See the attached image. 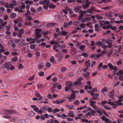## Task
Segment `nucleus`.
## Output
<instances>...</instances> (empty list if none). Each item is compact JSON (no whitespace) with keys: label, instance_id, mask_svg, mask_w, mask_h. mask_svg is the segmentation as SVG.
Here are the masks:
<instances>
[{"label":"nucleus","instance_id":"obj_1","mask_svg":"<svg viewBox=\"0 0 123 123\" xmlns=\"http://www.w3.org/2000/svg\"><path fill=\"white\" fill-rule=\"evenodd\" d=\"M72 91V94L68 98L69 101L70 102H71L72 100L75 99L76 96L75 92L73 90Z\"/></svg>","mask_w":123,"mask_h":123},{"label":"nucleus","instance_id":"obj_2","mask_svg":"<svg viewBox=\"0 0 123 123\" xmlns=\"http://www.w3.org/2000/svg\"><path fill=\"white\" fill-rule=\"evenodd\" d=\"M2 66L4 68L8 69L10 66H11V62L4 63L3 64Z\"/></svg>","mask_w":123,"mask_h":123},{"label":"nucleus","instance_id":"obj_3","mask_svg":"<svg viewBox=\"0 0 123 123\" xmlns=\"http://www.w3.org/2000/svg\"><path fill=\"white\" fill-rule=\"evenodd\" d=\"M73 83H69V82L67 81L66 83V85L67 86V87L70 89H71L73 87Z\"/></svg>","mask_w":123,"mask_h":123},{"label":"nucleus","instance_id":"obj_4","mask_svg":"<svg viewBox=\"0 0 123 123\" xmlns=\"http://www.w3.org/2000/svg\"><path fill=\"white\" fill-rule=\"evenodd\" d=\"M81 8V7L80 6H78L74 7V9L75 12L77 13L79 12Z\"/></svg>","mask_w":123,"mask_h":123},{"label":"nucleus","instance_id":"obj_5","mask_svg":"<svg viewBox=\"0 0 123 123\" xmlns=\"http://www.w3.org/2000/svg\"><path fill=\"white\" fill-rule=\"evenodd\" d=\"M90 61L88 60L86 61L85 62V65L86 66V67L87 68H89L90 66L91 63L90 62Z\"/></svg>","mask_w":123,"mask_h":123},{"label":"nucleus","instance_id":"obj_6","mask_svg":"<svg viewBox=\"0 0 123 123\" xmlns=\"http://www.w3.org/2000/svg\"><path fill=\"white\" fill-rule=\"evenodd\" d=\"M83 75L84 76L85 78H87V79L89 77L90 74L89 72H87L86 73H83Z\"/></svg>","mask_w":123,"mask_h":123},{"label":"nucleus","instance_id":"obj_7","mask_svg":"<svg viewBox=\"0 0 123 123\" xmlns=\"http://www.w3.org/2000/svg\"><path fill=\"white\" fill-rule=\"evenodd\" d=\"M25 2L26 4H29V5H30L33 3V1L31 0H25Z\"/></svg>","mask_w":123,"mask_h":123},{"label":"nucleus","instance_id":"obj_8","mask_svg":"<svg viewBox=\"0 0 123 123\" xmlns=\"http://www.w3.org/2000/svg\"><path fill=\"white\" fill-rule=\"evenodd\" d=\"M6 114L11 115L13 114L14 112L13 111L8 110H6L5 111Z\"/></svg>","mask_w":123,"mask_h":123},{"label":"nucleus","instance_id":"obj_9","mask_svg":"<svg viewBox=\"0 0 123 123\" xmlns=\"http://www.w3.org/2000/svg\"><path fill=\"white\" fill-rule=\"evenodd\" d=\"M77 52L76 49L74 48H73L71 51V54L72 55H73L75 54Z\"/></svg>","mask_w":123,"mask_h":123},{"label":"nucleus","instance_id":"obj_10","mask_svg":"<svg viewBox=\"0 0 123 123\" xmlns=\"http://www.w3.org/2000/svg\"><path fill=\"white\" fill-rule=\"evenodd\" d=\"M102 120L103 121H104L106 123H108L109 122V120L107 118H105V117L104 115L101 118Z\"/></svg>","mask_w":123,"mask_h":123},{"label":"nucleus","instance_id":"obj_11","mask_svg":"<svg viewBox=\"0 0 123 123\" xmlns=\"http://www.w3.org/2000/svg\"><path fill=\"white\" fill-rule=\"evenodd\" d=\"M74 114V113L73 111H69L68 113V116H70L71 117H74V116L73 115Z\"/></svg>","mask_w":123,"mask_h":123},{"label":"nucleus","instance_id":"obj_12","mask_svg":"<svg viewBox=\"0 0 123 123\" xmlns=\"http://www.w3.org/2000/svg\"><path fill=\"white\" fill-rule=\"evenodd\" d=\"M105 43L107 44H112V40H111L108 39L106 40L105 41Z\"/></svg>","mask_w":123,"mask_h":123},{"label":"nucleus","instance_id":"obj_13","mask_svg":"<svg viewBox=\"0 0 123 123\" xmlns=\"http://www.w3.org/2000/svg\"><path fill=\"white\" fill-rule=\"evenodd\" d=\"M27 43L26 42H25L24 43H19L18 46L19 47H21L24 46H26L27 45Z\"/></svg>","mask_w":123,"mask_h":123},{"label":"nucleus","instance_id":"obj_14","mask_svg":"<svg viewBox=\"0 0 123 123\" xmlns=\"http://www.w3.org/2000/svg\"><path fill=\"white\" fill-rule=\"evenodd\" d=\"M88 55V53H82L81 55H80V56H83L85 57H87Z\"/></svg>","mask_w":123,"mask_h":123},{"label":"nucleus","instance_id":"obj_15","mask_svg":"<svg viewBox=\"0 0 123 123\" xmlns=\"http://www.w3.org/2000/svg\"><path fill=\"white\" fill-rule=\"evenodd\" d=\"M81 84V82L78 80V81L75 82L74 84L75 85H76L77 84L78 85H80Z\"/></svg>","mask_w":123,"mask_h":123},{"label":"nucleus","instance_id":"obj_16","mask_svg":"<svg viewBox=\"0 0 123 123\" xmlns=\"http://www.w3.org/2000/svg\"><path fill=\"white\" fill-rule=\"evenodd\" d=\"M89 102L90 103V105L92 106H93L94 105V104L96 103V101L92 100H90L89 101Z\"/></svg>","mask_w":123,"mask_h":123},{"label":"nucleus","instance_id":"obj_17","mask_svg":"<svg viewBox=\"0 0 123 123\" xmlns=\"http://www.w3.org/2000/svg\"><path fill=\"white\" fill-rule=\"evenodd\" d=\"M36 47V45L31 44L30 46V48L31 49H35Z\"/></svg>","mask_w":123,"mask_h":123},{"label":"nucleus","instance_id":"obj_18","mask_svg":"<svg viewBox=\"0 0 123 123\" xmlns=\"http://www.w3.org/2000/svg\"><path fill=\"white\" fill-rule=\"evenodd\" d=\"M16 14L14 13H12L10 15V17L11 18H14L16 17Z\"/></svg>","mask_w":123,"mask_h":123},{"label":"nucleus","instance_id":"obj_19","mask_svg":"<svg viewBox=\"0 0 123 123\" xmlns=\"http://www.w3.org/2000/svg\"><path fill=\"white\" fill-rule=\"evenodd\" d=\"M86 46L85 45H81L79 47V49L83 51L84 50Z\"/></svg>","mask_w":123,"mask_h":123},{"label":"nucleus","instance_id":"obj_20","mask_svg":"<svg viewBox=\"0 0 123 123\" xmlns=\"http://www.w3.org/2000/svg\"><path fill=\"white\" fill-rule=\"evenodd\" d=\"M99 25L98 24H95L94 25V27L95 29V31H97L98 32V30L97 29L98 28Z\"/></svg>","mask_w":123,"mask_h":123},{"label":"nucleus","instance_id":"obj_21","mask_svg":"<svg viewBox=\"0 0 123 123\" xmlns=\"http://www.w3.org/2000/svg\"><path fill=\"white\" fill-rule=\"evenodd\" d=\"M108 91V88L106 87H105V88L102 89V91L101 92L102 93H104L105 92H107Z\"/></svg>","mask_w":123,"mask_h":123},{"label":"nucleus","instance_id":"obj_22","mask_svg":"<svg viewBox=\"0 0 123 123\" xmlns=\"http://www.w3.org/2000/svg\"><path fill=\"white\" fill-rule=\"evenodd\" d=\"M36 36L37 38L41 37V36L40 32H35Z\"/></svg>","mask_w":123,"mask_h":123},{"label":"nucleus","instance_id":"obj_23","mask_svg":"<svg viewBox=\"0 0 123 123\" xmlns=\"http://www.w3.org/2000/svg\"><path fill=\"white\" fill-rule=\"evenodd\" d=\"M62 33H61V34L63 36H66L68 34V32L65 31H62Z\"/></svg>","mask_w":123,"mask_h":123},{"label":"nucleus","instance_id":"obj_24","mask_svg":"<svg viewBox=\"0 0 123 123\" xmlns=\"http://www.w3.org/2000/svg\"><path fill=\"white\" fill-rule=\"evenodd\" d=\"M18 59V58L17 57L15 56L12 58V60L13 62H15L17 61Z\"/></svg>","mask_w":123,"mask_h":123},{"label":"nucleus","instance_id":"obj_25","mask_svg":"<svg viewBox=\"0 0 123 123\" xmlns=\"http://www.w3.org/2000/svg\"><path fill=\"white\" fill-rule=\"evenodd\" d=\"M45 1L44 2V3L45 5H47L49 6V4L50 3V1L49 0H44Z\"/></svg>","mask_w":123,"mask_h":123},{"label":"nucleus","instance_id":"obj_26","mask_svg":"<svg viewBox=\"0 0 123 123\" xmlns=\"http://www.w3.org/2000/svg\"><path fill=\"white\" fill-rule=\"evenodd\" d=\"M84 11L82 10H81L79 12V13L80 14V15L83 16L85 14V13H84Z\"/></svg>","mask_w":123,"mask_h":123},{"label":"nucleus","instance_id":"obj_27","mask_svg":"<svg viewBox=\"0 0 123 123\" xmlns=\"http://www.w3.org/2000/svg\"><path fill=\"white\" fill-rule=\"evenodd\" d=\"M55 24L54 23L48 24L47 25L49 27L53 26L55 25Z\"/></svg>","mask_w":123,"mask_h":123},{"label":"nucleus","instance_id":"obj_28","mask_svg":"<svg viewBox=\"0 0 123 123\" xmlns=\"http://www.w3.org/2000/svg\"><path fill=\"white\" fill-rule=\"evenodd\" d=\"M15 67L12 65L11 64V66H10L8 69H10L11 70H13L14 69Z\"/></svg>","mask_w":123,"mask_h":123},{"label":"nucleus","instance_id":"obj_29","mask_svg":"<svg viewBox=\"0 0 123 123\" xmlns=\"http://www.w3.org/2000/svg\"><path fill=\"white\" fill-rule=\"evenodd\" d=\"M110 93L111 96H113L114 95V90L113 89L110 91Z\"/></svg>","mask_w":123,"mask_h":123},{"label":"nucleus","instance_id":"obj_30","mask_svg":"<svg viewBox=\"0 0 123 123\" xmlns=\"http://www.w3.org/2000/svg\"><path fill=\"white\" fill-rule=\"evenodd\" d=\"M60 111V110L58 108H56L53 110V112L55 113L56 112H59Z\"/></svg>","mask_w":123,"mask_h":123},{"label":"nucleus","instance_id":"obj_31","mask_svg":"<svg viewBox=\"0 0 123 123\" xmlns=\"http://www.w3.org/2000/svg\"><path fill=\"white\" fill-rule=\"evenodd\" d=\"M80 103V102L79 100H76L74 103V104L76 105H78Z\"/></svg>","mask_w":123,"mask_h":123},{"label":"nucleus","instance_id":"obj_32","mask_svg":"<svg viewBox=\"0 0 123 123\" xmlns=\"http://www.w3.org/2000/svg\"><path fill=\"white\" fill-rule=\"evenodd\" d=\"M35 30L36 31L35 32H42V30L40 29L36 28L35 29Z\"/></svg>","mask_w":123,"mask_h":123},{"label":"nucleus","instance_id":"obj_33","mask_svg":"<svg viewBox=\"0 0 123 123\" xmlns=\"http://www.w3.org/2000/svg\"><path fill=\"white\" fill-rule=\"evenodd\" d=\"M50 61L51 62H55L54 57L52 56L51 57Z\"/></svg>","mask_w":123,"mask_h":123},{"label":"nucleus","instance_id":"obj_34","mask_svg":"<svg viewBox=\"0 0 123 123\" xmlns=\"http://www.w3.org/2000/svg\"><path fill=\"white\" fill-rule=\"evenodd\" d=\"M25 25H28L29 26L31 25H31V22H26L25 23Z\"/></svg>","mask_w":123,"mask_h":123},{"label":"nucleus","instance_id":"obj_35","mask_svg":"<svg viewBox=\"0 0 123 123\" xmlns=\"http://www.w3.org/2000/svg\"><path fill=\"white\" fill-rule=\"evenodd\" d=\"M64 101V100H61L60 101L57 100L56 101L57 104H59L63 103Z\"/></svg>","mask_w":123,"mask_h":123},{"label":"nucleus","instance_id":"obj_36","mask_svg":"<svg viewBox=\"0 0 123 123\" xmlns=\"http://www.w3.org/2000/svg\"><path fill=\"white\" fill-rule=\"evenodd\" d=\"M111 7L110 6H107L102 8V9L104 10H109L110 9Z\"/></svg>","mask_w":123,"mask_h":123},{"label":"nucleus","instance_id":"obj_37","mask_svg":"<svg viewBox=\"0 0 123 123\" xmlns=\"http://www.w3.org/2000/svg\"><path fill=\"white\" fill-rule=\"evenodd\" d=\"M43 9L42 7L41 6H40L37 9V11L38 12L42 11L43 10Z\"/></svg>","mask_w":123,"mask_h":123},{"label":"nucleus","instance_id":"obj_38","mask_svg":"<svg viewBox=\"0 0 123 123\" xmlns=\"http://www.w3.org/2000/svg\"><path fill=\"white\" fill-rule=\"evenodd\" d=\"M21 4L22 5L21 7V8L23 9H24L25 8V4L23 2H22L21 3Z\"/></svg>","mask_w":123,"mask_h":123},{"label":"nucleus","instance_id":"obj_39","mask_svg":"<svg viewBox=\"0 0 123 123\" xmlns=\"http://www.w3.org/2000/svg\"><path fill=\"white\" fill-rule=\"evenodd\" d=\"M30 10L31 11L34 13H35L36 11V10L33 7H31Z\"/></svg>","mask_w":123,"mask_h":123},{"label":"nucleus","instance_id":"obj_40","mask_svg":"<svg viewBox=\"0 0 123 123\" xmlns=\"http://www.w3.org/2000/svg\"><path fill=\"white\" fill-rule=\"evenodd\" d=\"M42 109V108H41L39 110H38L37 113L40 114H42L43 112V111Z\"/></svg>","mask_w":123,"mask_h":123},{"label":"nucleus","instance_id":"obj_41","mask_svg":"<svg viewBox=\"0 0 123 123\" xmlns=\"http://www.w3.org/2000/svg\"><path fill=\"white\" fill-rule=\"evenodd\" d=\"M36 42L37 43H39L41 41V39L40 38L37 39L36 38Z\"/></svg>","mask_w":123,"mask_h":123},{"label":"nucleus","instance_id":"obj_42","mask_svg":"<svg viewBox=\"0 0 123 123\" xmlns=\"http://www.w3.org/2000/svg\"><path fill=\"white\" fill-rule=\"evenodd\" d=\"M101 47L102 49H105L107 48V45L105 44H103L102 45Z\"/></svg>","mask_w":123,"mask_h":123},{"label":"nucleus","instance_id":"obj_43","mask_svg":"<svg viewBox=\"0 0 123 123\" xmlns=\"http://www.w3.org/2000/svg\"><path fill=\"white\" fill-rule=\"evenodd\" d=\"M49 6L47 5H44L43 6V8L47 10L48 9V6Z\"/></svg>","mask_w":123,"mask_h":123},{"label":"nucleus","instance_id":"obj_44","mask_svg":"<svg viewBox=\"0 0 123 123\" xmlns=\"http://www.w3.org/2000/svg\"><path fill=\"white\" fill-rule=\"evenodd\" d=\"M89 5L88 3H86L84 6V8H87L89 7Z\"/></svg>","mask_w":123,"mask_h":123},{"label":"nucleus","instance_id":"obj_45","mask_svg":"<svg viewBox=\"0 0 123 123\" xmlns=\"http://www.w3.org/2000/svg\"><path fill=\"white\" fill-rule=\"evenodd\" d=\"M26 40L27 42H29L33 40V39L32 38H26Z\"/></svg>","mask_w":123,"mask_h":123},{"label":"nucleus","instance_id":"obj_46","mask_svg":"<svg viewBox=\"0 0 123 123\" xmlns=\"http://www.w3.org/2000/svg\"><path fill=\"white\" fill-rule=\"evenodd\" d=\"M108 65L109 67V68L111 69H112V67H113V66L110 63H108Z\"/></svg>","mask_w":123,"mask_h":123},{"label":"nucleus","instance_id":"obj_47","mask_svg":"<svg viewBox=\"0 0 123 123\" xmlns=\"http://www.w3.org/2000/svg\"><path fill=\"white\" fill-rule=\"evenodd\" d=\"M68 23L66 22H64V23L63 27L64 28H66L68 27Z\"/></svg>","mask_w":123,"mask_h":123},{"label":"nucleus","instance_id":"obj_48","mask_svg":"<svg viewBox=\"0 0 123 123\" xmlns=\"http://www.w3.org/2000/svg\"><path fill=\"white\" fill-rule=\"evenodd\" d=\"M16 5L15 4V3H11L10 4V7L11 8H13L14 7L15 5Z\"/></svg>","mask_w":123,"mask_h":123},{"label":"nucleus","instance_id":"obj_49","mask_svg":"<svg viewBox=\"0 0 123 123\" xmlns=\"http://www.w3.org/2000/svg\"><path fill=\"white\" fill-rule=\"evenodd\" d=\"M111 15L112 14L111 13H107L106 14V16L110 17H111Z\"/></svg>","mask_w":123,"mask_h":123},{"label":"nucleus","instance_id":"obj_50","mask_svg":"<svg viewBox=\"0 0 123 123\" xmlns=\"http://www.w3.org/2000/svg\"><path fill=\"white\" fill-rule=\"evenodd\" d=\"M49 6L50 8L52 7L53 9L55 8L56 7L55 5H52V4H50V5Z\"/></svg>","mask_w":123,"mask_h":123},{"label":"nucleus","instance_id":"obj_51","mask_svg":"<svg viewBox=\"0 0 123 123\" xmlns=\"http://www.w3.org/2000/svg\"><path fill=\"white\" fill-rule=\"evenodd\" d=\"M82 121L83 122H85L86 123H88V120L86 119H81Z\"/></svg>","mask_w":123,"mask_h":123},{"label":"nucleus","instance_id":"obj_52","mask_svg":"<svg viewBox=\"0 0 123 123\" xmlns=\"http://www.w3.org/2000/svg\"><path fill=\"white\" fill-rule=\"evenodd\" d=\"M45 1L44 0H43V1H40L39 2V3L40 5L44 4Z\"/></svg>","mask_w":123,"mask_h":123},{"label":"nucleus","instance_id":"obj_53","mask_svg":"<svg viewBox=\"0 0 123 123\" xmlns=\"http://www.w3.org/2000/svg\"><path fill=\"white\" fill-rule=\"evenodd\" d=\"M33 110L35 111L38 112L39 110V108L37 107H36L33 109Z\"/></svg>","mask_w":123,"mask_h":123},{"label":"nucleus","instance_id":"obj_54","mask_svg":"<svg viewBox=\"0 0 123 123\" xmlns=\"http://www.w3.org/2000/svg\"><path fill=\"white\" fill-rule=\"evenodd\" d=\"M37 86L38 88H43V85L40 83H39L37 85Z\"/></svg>","mask_w":123,"mask_h":123},{"label":"nucleus","instance_id":"obj_55","mask_svg":"<svg viewBox=\"0 0 123 123\" xmlns=\"http://www.w3.org/2000/svg\"><path fill=\"white\" fill-rule=\"evenodd\" d=\"M23 66L22 64H20L18 66V68L19 69H21L23 68Z\"/></svg>","mask_w":123,"mask_h":123},{"label":"nucleus","instance_id":"obj_56","mask_svg":"<svg viewBox=\"0 0 123 123\" xmlns=\"http://www.w3.org/2000/svg\"><path fill=\"white\" fill-rule=\"evenodd\" d=\"M35 95L37 97H40V95L39 94L38 92H37L35 93Z\"/></svg>","mask_w":123,"mask_h":123},{"label":"nucleus","instance_id":"obj_57","mask_svg":"<svg viewBox=\"0 0 123 123\" xmlns=\"http://www.w3.org/2000/svg\"><path fill=\"white\" fill-rule=\"evenodd\" d=\"M88 12L90 13L91 14L92 13L93 10L92 9H89L87 10Z\"/></svg>","mask_w":123,"mask_h":123},{"label":"nucleus","instance_id":"obj_58","mask_svg":"<svg viewBox=\"0 0 123 123\" xmlns=\"http://www.w3.org/2000/svg\"><path fill=\"white\" fill-rule=\"evenodd\" d=\"M97 45L100 46L102 44V43L101 41H99L97 43Z\"/></svg>","mask_w":123,"mask_h":123},{"label":"nucleus","instance_id":"obj_59","mask_svg":"<svg viewBox=\"0 0 123 123\" xmlns=\"http://www.w3.org/2000/svg\"><path fill=\"white\" fill-rule=\"evenodd\" d=\"M69 12L70 14L71 15L73 13V12L72 11V10L71 9H69Z\"/></svg>","mask_w":123,"mask_h":123},{"label":"nucleus","instance_id":"obj_60","mask_svg":"<svg viewBox=\"0 0 123 123\" xmlns=\"http://www.w3.org/2000/svg\"><path fill=\"white\" fill-rule=\"evenodd\" d=\"M89 92L90 93L91 95L92 96H94L95 95V93L92 91H89Z\"/></svg>","mask_w":123,"mask_h":123},{"label":"nucleus","instance_id":"obj_61","mask_svg":"<svg viewBox=\"0 0 123 123\" xmlns=\"http://www.w3.org/2000/svg\"><path fill=\"white\" fill-rule=\"evenodd\" d=\"M102 21L105 24H109L110 23L109 21H105L104 20H103Z\"/></svg>","mask_w":123,"mask_h":123},{"label":"nucleus","instance_id":"obj_62","mask_svg":"<svg viewBox=\"0 0 123 123\" xmlns=\"http://www.w3.org/2000/svg\"><path fill=\"white\" fill-rule=\"evenodd\" d=\"M46 66L48 67H50L51 66L50 63L49 62H47L46 63Z\"/></svg>","mask_w":123,"mask_h":123},{"label":"nucleus","instance_id":"obj_63","mask_svg":"<svg viewBox=\"0 0 123 123\" xmlns=\"http://www.w3.org/2000/svg\"><path fill=\"white\" fill-rule=\"evenodd\" d=\"M36 55L37 56V57H38L40 56V53L39 52H37L36 54Z\"/></svg>","mask_w":123,"mask_h":123},{"label":"nucleus","instance_id":"obj_64","mask_svg":"<svg viewBox=\"0 0 123 123\" xmlns=\"http://www.w3.org/2000/svg\"><path fill=\"white\" fill-rule=\"evenodd\" d=\"M19 33L21 34L23 33L24 32V29H22L20 30L19 31Z\"/></svg>","mask_w":123,"mask_h":123}]
</instances>
